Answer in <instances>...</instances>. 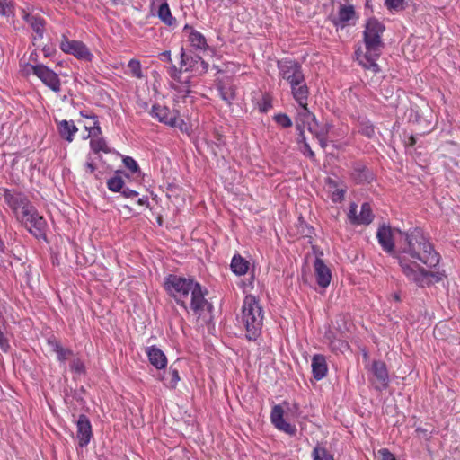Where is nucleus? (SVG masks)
Wrapping results in <instances>:
<instances>
[{"label": "nucleus", "instance_id": "obj_58", "mask_svg": "<svg viewBox=\"0 0 460 460\" xmlns=\"http://www.w3.org/2000/svg\"><path fill=\"white\" fill-rule=\"evenodd\" d=\"M411 144L413 145L414 144V138L411 137Z\"/></svg>", "mask_w": 460, "mask_h": 460}, {"label": "nucleus", "instance_id": "obj_5", "mask_svg": "<svg viewBox=\"0 0 460 460\" xmlns=\"http://www.w3.org/2000/svg\"><path fill=\"white\" fill-rule=\"evenodd\" d=\"M282 79L289 83L290 87L299 84L304 81V74L301 66L293 60H282L278 64Z\"/></svg>", "mask_w": 460, "mask_h": 460}, {"label": "nucleus", "instance_id": "obj_14", "mask_svg": "<svg viewBox=\"0 0 460 460\" xmlns=\"http://www.w3.org/2000/svg\"><path fill=\"white\" fill-rule=\"evenodd\" d=\"M284 410L280 405H275L270 413V420L273 425L279 430L289 435H295L296 432V426L287 422L284 418Z\"/></svg>", "mask_w": 460, "mask_h": 460}, {"label": "nucleus", "instance_id": "obj_32", "mask_svg": "<svg viewBox=\"0 0 460 460\" xmlns=\"http://www.w3.org/2000/svg\"><path fill=\"white\" fill-rule=\"evenodd\" d=\"M385 5L391 11H402L405 7V0H385Z\"/></svg>", "mask_w": 460, "mask_h": 460}, {"label": "nucleus", "instance_id": "obj_56", "mask_svg": "<svg viewBox=\"0 0 460 460\" xmlns=\"http://www.w3.org/2000/svg\"><path fill=\"white\" fill-rule=\"evenodd\" d=\"M394 299H395V300H397V301H399V300H400V296H399V295L395 294V295H394Z\"/></svg>", "mask_w": 460, "mask_h": 460}, {"label": "nucleus", "instance_id": "obj_35", "mask_svg": "<svg viewBox=\"0 0 460 460\" xmlns=\"http://www.w3.org/2000/svg\"><path fill=\"white\" fill-rule=\"evenodd\" d=\"M181 70L188 71L193 68V65L190 62V56L187 55L183 49H181Z\"/></svg>", "mask_w": 460, "mask_h": 460}, {"label": "nucleus", "instance_id": "obj_16", "mask_svg": "<svg viewBox=\"0 0 460 460\" xmlns=\"http://www.w3.org/2000/svg\"><path fill=\"white\" fill-rule=\"evenodd\" d=\"M314 273L320 287L326 288L330 285L332 279L331 270L320 258H316L314 261Z\"/></svg>", "mask_w": 460, "mask_h": 460}, {"label": "nucleus", "instance_id": "obj_30", "mask_svg": "<svg viewBox=\"0 0 460 460\" xmlns=\"http://www.w3.org/2000/svg\"><path fill=\"white\" fill-rule=\"evenodd\" d=\"M158 17L167 25H172L173 17L167 3H162L158 9Z\"/></svg>", "mask_w": 460, "mask_h": 460}, {"label": "nucleus", "instance_id": "obj_20", "mask_svg": "<svg viewBox=\"0 0 460 460\" xmlns=\"http://www.w3.org/2000/svg\"><path fill=\"white\" fill-rule=\"evenodd\" d=\"M326 187L328 191L331 193L333 202H340L344 199L346 188L341 182H339L334 179L328 178L326 180Z\"/></svg>", "mask_w": 460, "mask_h": 460}, {"label": "nucleus", "instance_id": "obj_39", "mask_svg": "<svg viewBox=\"0 0 460 460\" xmlns=\"http://www.w3.org/2000/svg\"><path fill=\"white\" fill-rule=\"evenodd\" d=\"M71 369L77 374H83L84 372V365L79 359H74L71 364Z\"/></svg>", "mask_w": 460, "mask_h": 460}, {"label": "nucleus", "instance_id": "obj_34", "mask_svg": "<svg viewBox=\"0 0 460 460\" xmlns=\"http://www.w3.org/2000/svg\"><path fill=\"white\" fill-rule=\"evenodd\" d=\"M107 184L111 191H119L123 187V181L120 177H113L108 181Z\"/></svg>", "mask_w": 460, "mask_h": 460}, {"label": "nucleus", "instance_id": "obj_57", "mask_svg": "<svg viewBox=\"0 0 460 460\" xmlns=\"http://www.w3.org/2000/svg\"><path fill=\"white\" fill-rule=\"evenodd\" d=\"M390 104H391V105H393V106H396V105H397L396 100H395V101H394V102H391V103H390Z\"/></svg>", "mask_w": 460, "mask_h": 460}, {"label": "nucleus", "instance_id": "obj_21", "mask_svg": "<svg viewBox=\"0 0 460 460\" xmlns=\"http://www.w3.org/2000/svg\"><path fill=\"white\" fill-rule=\"evenodd\" d=\"M146 353L150 363L157 369L164 368L166 366V357L160 349L156 347H150L147 349Z\"/></svg>", "mask_w": 460, "mask_h": 460}, {"label": "nucleus", "instance_id": "obj_1", "mask_svg": "<svg viewBox=\"0 0 460 460\" xmlns=\"http://www.w3.org/2000/svg\"><path fill=\"white\" fill-rule=\"evenodd\" d=\"M379 244L386 252H394L395 243L398 251L395 257L402 273L419 287H426L442 279L444 274L426 270L436 267L439 255L420 229L403 233L397 228L383 225L376 233Z\"/></svg>", "mask_w": 460, "mask_h": 460}, {"label": "nucleus", "instance_id": "obj_44", "mask_svg": "<svg viewBox=\"0 0 460 460\" xmlns=\"http://www.w3.org/2000/svg\"><path fill=\"white\" fill-rule=\"evenodd\" d=\"M200 60H201V58L199 56H195V57L190 56V62L193 65V68H191L192 70L196 71V67L199 66Z\"/></svg>", "mask_w": 460, "mask_h": 460}, {"label": "nucleus", "instance_id": "obj_18", "mask_svg": "<svg viewBox=\"0 0 460 460\" xmlns=\"http://www.w3.org/2000/svg\"><path fill=\"white\" fill-rule=\"evenodd\" d=\"M305 129H307L308 132H310L314 137H315L318 139L323 148L325 147V137L327 136L329 130L326 125H319L314 116L313 120L306 124Z\"/></svg>", "mask_w": 460, "mask_h": 460}, {"label": "nucleus", "instance_id": "obj_36", "mask_svg": "<svg viewBox=\"0 0 460 460\" xmlns=\"http://www.w3.org/2000/svg\"><path fill=\"white\" fill-rule=\"evenodd\" d=\"M274 120L282 128H290L292 126L291 119L287 114H277Z\"/></svg>", "mask_w": 460, "mask_h": 460}, {"label": "nucleus", "instance_id": "obj_40", "mask_svg": "<svg viewBox=\"0 0 460 460\" xmlns=\"http://www.w3.org/2000/svg\"><path fill=\"white\" fill-rule=\"evenodd\" d=\"M125 165L131 171V172H137L138 167H137V164L136 163V161L129 157V156H127L126 158H124L123 160Z\"/></svg>", "mask_w": 460, "mask_h": 460}, {"label": "nucleus", "instance_id": "obj_43", "mask_svg": "<svg viewBox=\"0 0 460 460\" xmlns=\"http://www.w3.org/2000/svg\"><path fill=\"white\" fill-rule=\"evenodd\" d=\"M271 108V102L269 99H263L262 103L260 105V110L262 112H266Z\"/></svg>", "mask_w": 460, "mask_h": 460}, {"label": "nucleus", "instance_id": "obj_38", "mask_svg": "<svg viewBox=\"0 0 460 460\" xmlns=\"http://www.w3.org/2000/svg\"><path fill=\"white\" fill-rule=\"evenodd\" d=\"M55 350L58 354V358L61 361L67 359L72 354L71 350L65 349L59 345H56Z\"/></svg>", "mask_w": 460, "mask_h": 460}, {"label": "nucleus", "instance_id": "obj_22", "mask_svg": "<svg viewBox=\"0 0 460 460\" xmlns=\"http://www.w3.org/2000/svg\"><path fill=\"white\" fill-rule=\"evenodd\" d=\"M291 91L294 99L299 105H307L308 88L305 80L297 85L291 86Z\"/></svg>", "mask_w": 460, "mask_h": 460}, {"label": "nucleus", "instance_id": "obj_11", "mask_svg": "<svg viewBox=\"0 0 460 460\" xmlns=\"http://www.w3.org/2000/svg\"><path fill=\"white\" fill-rule=\"evenodd\" d=\"M89 128L88 137H91L90 146L94 153L104 152L109 153L110 149L105 140L101 137L102 130L98 121L93 118V125L86 127Z\"/></svg>", "mask_w": 460, "mask_h": 460}, {"label": "nucleus", "instance_id": "obj_2", "mask_svg": "<svg viewBox=\"0 0 460 460\" xmlns=\"http://www.w3.org/2000/svg\"><path fill=\"white\" fill-rule=\"evenodd\" d=\"M166 290L185 309L188 305L198 318L208 323L211 320L212 305L205 299L201 286L192 279L170 275L165 282Z\"/></svg>", "mask_w": 460, "mask_h": 460}, {"label": "nucleus", "instance_id": "obj_17", "mask_svg": "<svg viewBox=\"0 0 460 460\" xmlns=\"http://www.w3.org/2000/svg\"><path fill=\"white\" fill-rule=\"evenodd\" d=\"M92 437V427L85 415H80L77 420V438L81 447L86 446Z\"/></svg>", "mask_w": 460, "mask_h": 460}, {"label": "nucleus", "instance_id": "obj_49", "mask_svg": "<svg viewBox=\"0 0 460 460\" xmlns=\"http://www.w3.org/2000/svg\"><path fill=\"white\" fill-rule=\"evenodd\" d=\"M416 432H417L420 436H422V435H423V436H426V435H427L428 430H427V429H422V428H418V429H416Z\"/></svg>", "mask_w": 460, "mask_h": 460}, {"label": "nucleus", "instance_id": "obj_9", "mask_svg": "<svg viewBox=\"0 0 460 460\" xmlns=\"http://www.w3.org/2000/svg\"><path fill=\"white\" fill-rule=\"evenodd\" d=\"M33 69V75H35L41 82L49 86L54 92L60 91V80L58 75L43 65H38L37 67H30Z\"/></svg>", "mask_w": 460, "mask_h": 460}, {"label": "nucleus", "instance_id": "obj_42", "mask_svg": "<svg viewBox=\"0 0 460 460\" xmlns=\"http://www.w3.org/2000/svg\"><path fill=\"white\" fill-rule=\"evenodd\" d=\"M208 68V64L205 62L204 60H200L199 66L196 67V72L199 74L206 73Z\"/></svg>", "mask_w": 460, "mask_h": 460}, {"label": "nucleus", "instance_id": "obj_54", "mask_svg": "<svg viewBox=\"0 0 460 460\" xmlns=\"http://www.w3.org/2000/svg\"><path fill=\"white\" fill-rule=\"evenodd\" d=\"M363 358H364L365 361H367L368 359V355L367 352L363 353Z\"/></svg>", "mask_w": 460, "mask_h": 460}, {"label": "nucleus", "instance_id": "obj_28", "mask_svg": "<svg viewBox=\"0 0 460 460\" xmlns=\"http://www.w3.org/2000/svg\"><path fill=\"white\" fill-rule=\"evenodd\" d=\"M233 271L237 275H243L247 272L249 262L241 256H234L231 262Z\"/></svg>", "mask_w": 460, "mask_h": 460}, {"label": "nucleus", "instance_id": "obj_23", "mask_svg": "<svg viewBox=\"0 0 460 460\" xmlns=\"http://www.w3.org/2000/svg\"><path fill=\"white\" fill-rule=\"evenodd\" d=\"M355 17V10L352 5L340 4L337 19L334 21L336 24L344 25Z\"/></svg>", "mask_w": 460, "mask_h": 460}, {"label": "nucleus", "instance_id": "obj_33", "mask_svg": "<svg viewBox=\"0 0 460 460\" xmlns=\"http://www.w3.org/2000/svg\"><path fill=\"white\" fill-rule=\"evenodd\" d=\"M128 69L130 70L131 74L134 76H136L137 78H141L142 77L141 65H140V62L138 60L131 59L128 62Z\"/></svg>", "mask_w": 460, "mask_h": 460}, {"label": "nucleus", "instance_id": "obj_4", "mask_svg": "<svg viewBox=\"0 0 460 460\" xmlns=\"http://www.w3.org/2000/svg\"><path fill=\"white\" fill-rule=\"evenodd\" d=\"M242 323L246 330V337L255 340L261 332L263 323V311L253 296H246L242 307Z\"/></svg>", "mask_w": 460, "mask_h": 460}, {"label": "nucleus", "instance_id": "obj_3", "mask_svg": "<svg viewBox=\"0 0 460 460\" xmlns=\"http://www.w3.org/2000/svg\"><path fill=\"white\" fill-rule=\"evenodd\" d=\"M385 31V26L376 18H370L365 27L364 41L366 51L360 49L356 51L357 60L365 70L372 75L379 72V66L376 59L380 56L382 41L381 35Z\"/></svg>", "mask_w": 460, "mask_h": 460}, {"label": "nucleus", "instance_id": "obj_13", "mask_svg": "<svg viewBox=\"0 0 460 460\" xmlns=\"http://www.w3.org/2000/svg\"><path fill=\"white\" fill-rule=\"evenodd\" d=\"M4 200L13 210L18 219L19 215L22 214L31 206L24 195L10 190H5Z\"/></svg>", "mask_w": 460, "mask_h": 460}, {"label": "nucleus", "instance_id": "obj_51", "mask_svg": "<svg viewBox=\"0 0 460 460\" xmlns=\"http://www.w3.org/2000/svg\"><path fill=\"white\" fill-rule=\"evenodd\" d=\"M161 56L164 57L168 61H171V52L164 51L161 54Z\"/></svg>", "mask_w": 460, "mask_h": 460}, {"label": "nucleus", "instance_id": "obj_10", "mask_svg": "<svg viewBox=\"0 0 460 460\" xmlns=\"http://www.w3.org/2000/svg\"><path fill=\"white\" fill-rule=\"evenodd\" d=\"M358 206L351 203L348 213V218L354 225H368L373 220V214L368 203L365 202L361 206L359 215L357 214Z\"/></svg>", "mask_w": 460, "mask_h": 460}, {"label": "nucleus", "instance_id": "obj_47", "mask_svg": "<svg viewBox=\"0 0 460 460\" xmlns=\"http://www.w3.org/2000/svg\"><path fill=\"white\" fill-rule=\"evenodd\" d=\"M363 134L367 137H371L374 134V128L371 126H367L362 129Z\"/></svg>", "mask_w": 460, "mask_h": 460}, {"label": "nucleus", "instance_id": "obj_26", "mask_svg": "<svg viewBox=\"0 0 460 460\" xmlns=\"http://www.w3.org/2000/svg\"><path fill=\"white\" fill-rule=\"evenodd\" d=\"M217 89L221 99L230 106L232 102L235 99V88L231 84H219Z\"/></svg>", "mask_w": 460, "mask_h": 460}, {"label": "nucleus", "instance_id": "obj_7", "mask_svg": "<svg viewBox=\"0 0 460 460\" xmlns=\"http://www.w3.org/2000/svg\"><path fill=\"white\" fill-rule=\"evenodd\" d=\"M60 49L65 53L73 55L84 61H91L93 57L87 46L79 40L64 39L60 43Z\"/></svg>", "mask_w": 460, "mask_h": 460}, {"label": "nucleus", "instance_id": "obj_31", "mask_svg": "<svg viewBox=\"0 0 460 460\" xmlns=\"http://www.w3.org/2000/svg\"><path fill=\"white\" fill-rule=\"evenodd\" d=\"M164 384L169 387H175L177 383L180 381L178 370L175 368H170L166 376L164 377Z\"/></svg>", "mask_w": 460, "mask_h": 460}, {"label": "nucleus", "instance_id": "obj_29", "mask_svg": "<svg viewBox=\"0 0 460 460\" xmlns=\"http://www.w3.org/2000/svg\"><path fill=\"white\" fill-rule=\"evenodd\" d=\"M312 456L314 460H334L333 456L327 451L324 446L319 443L314 448Z\"/></svg>", "mask_w": 460, "mask_h": 460}, {"label": "nucleus", "instance_id": "obj_50", "mask_svg": "<svg viewBox=\"0 0 460 460\" xmlns=\"http://www.w3.org/2000/svg\"><path fill=\"white\" fill-rule=\"evenodd\" d=\"M43 52L45 57H49L51 55V49L49 47H44Z\"/></svg>", "mask_w": 460, "mask_h": 460}, {"label": "nucleus", "instance_id": "obj_37", "mask_svg": "<svg viewBox=\"0 0 460 460\" xmlns=\"http://www.w3.org/2000/svg\"><path fill=\"white\" fill-rule=\"evenodd\" d=\"M12 13V5L7 0H0V14L8 16Z\"/></svg>", "mask_w": 460, "mask_h": 460}, {"label": "nucleus", "instance_id": "obj_12", "mask_svg": "<svg viewBox=\"0 0 460 460\" xmlns=\"http://www.w3.org/2000/svg\"><path fill=\"white\" fill-rule=\"evenodd\" d=\"M375 380L373 384L378 390L385 389L389 385V375L386 365L382 361H374L369 368Z\"/></svg>", "mask_w": 460, "mask_h": 460}, {"label": "nucleus", "instance_id": "obj_45", "mask_svg": "<svg viewBox=\"0 0 460 460\" xmlns=\"http://www.w3.org/2000/svg\"><path fill=\"white\" fill-rule=\"evenodd\" d=\"M85 170L87 172L92 173L95 170V166L93 161H87L85 164Z\"/></svg>", "mask_w": 460, "mask_h": 460}, {"label": "nucleus", "instance_id": "obj_55", "mask_svg": "<svg viewBox=\"0 0 460 460\" xmlns=\"http://www.w3.org/2000/svg\"><path fill=\"white\" fill-rule=\"evenodd\" d=\"M4 249V243H2V241L0 240V251H3Z\"/></svg>", "mask_w": 460, "mask_h": 460}, {"label": "nucleus", "instance_id": "obj_48", "mask_svg": "<svg viewBox=\"0 0 460 460\" xmlns=\"http://www.w3.org/2000/svg\"><path fill=\"white\" fill-rule=\"evenodd\" d=\"M123 195L126 197H136L137 196V192L129 189H126L123 190Z\"/></svg>", "mask_w": 460, "mask_h": 460}, {"label": "nucleus", "instance_id": "obj_52", "mask_svg": "<svg viewBox=\"0 0 460 460\" xmlns=\"http://www.w3.org/2000/svg\"><path fill=\"white\" fill-rule=\"evenodd\" d=\"M137 203H138L139 205L144 206V205H147V204H148V201H147V199L142 198V199H139L137 200Z\"/></svg>", "mask_w": 460, "mask_h": 460}, {"label": "nucleus", "instance_id": "obj_15", "mask_svg": "<svg viewBox=\"0 0 460 460\" xmlns=\"http://www.w3.org/2000/svg\"><path fill=\"white\" fill-rule=\"evenodd\" d=\"M297 114L295 119L296 127L299 132V137L302 141L305 140V126L313 120L314 115L311 113L307 108V105H299Z\"/></svg>", "mask_w": 460, "mask_h": 460}, {"label": "nucleus", "instance_id": "obj_6", "mask_svg": "<svg viewBox=\"0 0 460 460\" xmlns=\"http://www.w3.org/2000/svg\"><path fill=\"white\" fill-rule=\"evenodd\" d=\"M150 114L160 122L171 127L180 128L181 130L183 129V120L179 118L178 111H170L165 106L155 104L153 105Z\"/></svg>", "mask_w": 460, "mask_h": 460}, {"label": "nucleus", "instance_id": "obj_53", "mask_svg": "<svg viewBox=\"0 0 460 460\" xmlns=\"http://www.w3.org/2000/svg\"><path fill=\"white\" fill-rule=\"evenodd\" d=\"M303 142L305 143V148L308 150L309 155L313 156L314 155V152L310 149L308 144L306 143V139L305 141H303Z\"/></svg>", "mask_w": 460, "mask_h": 460}, {"label": "nucleus", "instance_id": "obj_25", "mask_svg": "<svg viewBox=\"0 0 460 460\" xmlns=\"http://www.w3.org/2000/svg\"><path fill=\"white\" fill-rule=\"evenodd\" d=\"M189 40L194 48L204 50V52H213V50L208 48L206 39L201 33L198 31H191Z\"/></svg>", "mask_w": 460, "mask_h": 460}, {"label": "nucleus", "instance_id": "obj_27", "mask_svg": "<svg viewBox=\"0 0 460 460\" xmlns=\"http://www.w3.org/2000/svg\"><path fill=\"white\" fill-rule=\"evenodd\" d=\"M59 133L68 142L73 140L74 134L77 131V128L75 126L73 121L62 120L59 123Z\"/></svg>", "mask_w": 460, "mask_h": 460}, {"label": "nucleus", "instance_id": "obj_46", "mask_svg": "<svg viewBox=\"0 0 460 460\" xmlns=\"http://www.w3.org/2000/svg\"><path fill=\"white\" fill-rule=\"evenodd\" d=\"M30 67H37V66H33V65H30V64L24 65L23 69H22L23 73L26 75L33 74V69H31Z\"/></svg>", "mask_w": 460, "mask_h": 460}, {"label": "nucleus", "instance_id": "obj_24", "mask_svg": "<svg viewBox=\"0 0 460 460\" xmlns=\"http://www.w3.org/2000/svg\"><path fill=\"white\" fill-rule=\"evenodd\" d=\"M25 21L30 24L32 30L38 34L40 38H42L44 32V21L42 18L33 15L25 14Z\"/></svg>", "mask_w": 460, "mask_h": 460}, {"label": "nucleus", "instance_id": "obj_41", "mask_svg": "<svg viewBox=\"0 0 460 460\" xmlns=\"http://www.w3.org/2000/svg\"><path fill=\"white\" fill-rule=\"evenodd\" d=\"M378 453L381 456V460H396L394 456L386 448L380 449Z\"/></svg>", "mask_w": 460, "mask_h": 460}, {"label": "nucleus", "instance_id": "obj_19", "mask_svg": "<svg viewBox=\"0 0 460 460\" xmlns=\"http://www.w3.org/2000/svg\"><path fill=\"white\" fill-rule=\"evenodd\" d=\"M311 366L314 377L316 380H321L326 376L328 368L324 356L321 354L314 355Z\"/></svg>", "mask_w": 460, "mask_h": 460}, {"label": "nucleus", "instance_id": "obj_8", "mask_svg": "<svg viewBox=\"0 0 460 460\" xmlns=\"http://www.w3.org/2000/svg\"><path fill=\"white\" fill-rule=\"evenodd\" d=\"M19 220L35 235L40 234L46 225L44 218L38 215L31 205L19 215Z\"/></svg>", "mask_w": 460, "mask_h": 460}]
</instances>
